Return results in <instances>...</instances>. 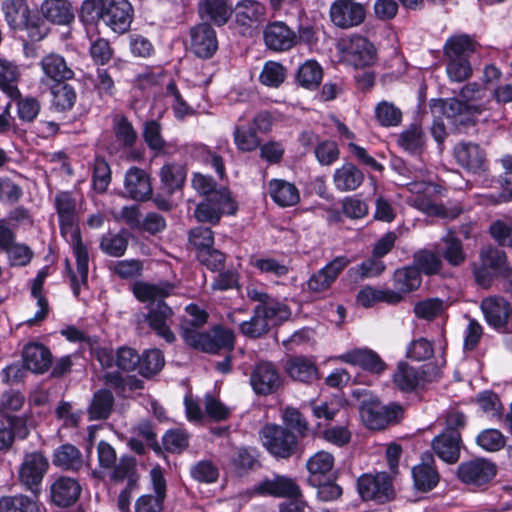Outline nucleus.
<instances>
[{"label": "nucleus", "mask_w": 512, "mask_h": 512, "mask_svg": "<svg viewBox=\"0 0 512 512\" xmlns=\"http://www.w3.org/2000/svg\"><path fill=\"white\" fill-rule=\"evenodd\" d=\"M54 205L59 218L61 234L71 243L76 258L77 272L70 271V283L74 295L78 296L81 286L87 285L89 256L77 228V199L71 192L61 191L56 194Z\"/></svg>", "instance_id": "f257e3e1"}, {"label": "nucleus", "mask_w": 512, "mask_h": 512, "mask_svg": "<svg viewBox=\"0 0 512 512\" xmlns=\"http://www.w3.org/2000/svg\"><path fill=\"white\" fill-rule=\"evenodd\" d=\"M176 285L168 281L158 283L137 282L133 286L135 297L141 302H149L147 323L157 336L167 343H174L176 335L171 330L173 309L163 299L174 294Z\"/></svg>", "instance_id": "f03ea898"}, {"label": "nucleus", "mask_w": 512, "mask_h": 512, "mask_svg": "<svg viewBox=\"0 0 512 512\" xmlns=\"http://www.w3.org/2000/svg\"><path fill=\"white\" fill-rule=\"evenodd\" d=\"M187 317L180 323L181 335L184 342L205 353H218L222 349H231L234 343V333L222 327H214L208 332L199 329L207 322L208 314L196 304L185 308Z\"/></svg>", "instance_id": "7ed1b4c3"}, {"label": "nucleus", "mask_w": 512, "mask_h": 512, "mask_svg": "<svg viewBox=\"0 0 512 512\" xmlns=\"http://www.w3.org/2000/svg\"><path fill=\"white\" fill-rule=\"evenodd\" d=\"M460 97L440 100L435 107H439L447 118L463 123L488 109L492 91L477 83H469L461 89Z\"/></svg>", "instance_id": "20e7f679"}, {"label": "nucleus", "mask_w": 512, "mask_h": 512, "mask_svg": "<svg viewBox=\"0 0 512 512\" xmlns=\"http://www.w3.org/2000/svg\"><path fill=\"white\" fill-rule=\"evenodd\" d=\"M476 42L467 35L450 37L444 46L447 58L446 72L450 80L462 82L472 74L469 61L470 56L476 51Z\"/></svg>", "instance_id": "39448f33"}, {"label": "nucleus", "mask_w": 512, "mask_h": 512, "mask_svg": "<svg viewBox=\"0 0 512 512\" xmlns=\"http://www.w3.org/2000/svg\"><path fill=\"white\" fill-rule=\"evenodd\" d=\"M341 60L354 68L373 65L377 60V50L372 42L361 35L342 37L337 42Z\"/></svg>", "instance_id": "423d86ee"}, {"label": "nucleus", "mask_w": 512, "mask_h": 512, "mask_svg": "<svg viewBox=\"0 0 512 512\" xmlns=\"http://www.w3.org/2000/svg\"><path fill=\"white\" fill-rule=\"evenodd\" d=\"M236 210L237 205L230 191L222 187L197 204L194 216L198 222L215 225L220 221L222 215L234 214Z\"/></svg>", "instance_id": "0eeeda50"}, {"label": "nucleus", "mask_w": 512, "mask_h": 512, "mask_svg": "<svg viewBox=\"0 0 512 512\" xmlns=\"http://www.w3.org/2000/svg\"><path fill=\"white\" fill-rule=\"evenodd\" d=\"M264 447L276 458L287 459L297 449V438L293 432L278 425H266L260 432Z\"/></svg>", "instance_id": "6e6552de"}, {"label": "nucleus", "mask_w": 512, "mask_h": 512, "mask_svg": "<svg viewBox=\"0 0 512 512\" xmlns=\"http://www.w3.org/2000/svg\"><path fill=\"white\" fill-rule=\"evenodd\" d=\"M403 408L399 404L382 405L379 401L364 402L360 416L365 426L371 430L384 428L402 417Z\"/></svg>", "instance_id": "1a4fd4ad"}, {"label": "nucleus", "mask_w": 512, "mask_h": 512, "mask_svg": "<svg viewBox=\"0 0 512 512\" xmlns=\"http://www.w3.org/2000/svg\"><path fill=\"white\" fill-rule=\"evenodd\" d=\"M358 491L364 500L385 503L394 497L392 480L385 472L366 474L358 479Z\"/></svg>", "instance_id": "9d476101"}, {"label": "nucleus", "mask_w": 512, "mask_h": 512, "mask_svg": "<svg viewBox=\"0 0 512 512\" xmlns=\"http://www.w3.org/2000/svg\"><path fill=\"white\" fill-rule=\"evenodd\" d=\"M249 495L288 498L301 496V490L292 478L276 475L274 478H265L255 484L249 490Z\"/></svg>", "instance_id": "9b49d317"}, {"label": "nucleus", "mask_w": 512, "mask_h": 512, "mask_svg": "<svg viewBox=\"0 0 512 512\" xmlns=\"http://www.w3.org/2000/svg\"><path fill=\"white\" fill-rule=\"evenodd\" d=\"M96 357L103 368L117 367L126 372L138 370L140 355L128 346L119 347L117 350L110 348H99Z\"/></svg>", "instance_id": "f8f14e48"}, {"label": "nucleus", "mask_w": 512, "mask_h": 512, "mask_svg": "<svg viewBox=\"0 0 512 512\" xmlns=\"http://www.w3.org/2000/svg\"><path fill=\"white\" fill-rule=\"evenodd\" d=\"M48 468L47 459L39 452L25 455L19 468V480L26 489L36 494Z\"/></svg>", "instance_id": "ddd939ff"}, {"label": "nucleus", "mask_w": 512, "mask_h": 512, "mask_svg": "<svg viewBox=\"0 0 512 512\" xmlns=\"http://www.w3.org/2000/svg\"><path fill=\"white\" fill-rule=\"evenodd\" d=\"M497 473L496 465L484 458L461 463L457 468L458 478L465 484L482 486L491 481Z\"/></svg>", "instance_id": "4468645a"}, {"label": "nucleus", "mask_w": 512, "mask_h": 512, "mask_svg": "<svg viewBox=\"0 0 512 512\" xmlns=\"http://www.w3.org/2000/svg\"><path fill=\"white\" fill-rule=\"evenodd\" d=\"M134 10L128 0H107L103 22L113 32L123 34L130 28Z\"/></svg>", "instance_id": "2eb2a0df"}, {"label": "nucleus", "mask_w": 512, "mask_h": 512, "mask_svg": "<svg viewBox=\"0 0 512 512\" xmlns=\"http://www.w3.org/2000/svg\"><path fill=\"white\" fill-rule=\"evenodd\" d=\"M250 384L255 393L272 394L281 386V378L275 366L268 361L259 362L250 376Z\"/></svg>", "instance_id": "dca6fc26"}, {"label": "nucleus", "mask_w": 512, "mask_h": 512, "mask_svg": "<svg viewBox=\"0 0 512 512\" xmlns=\"http://www.w3.org/2000/svg\"><path fill=\"white\" fill-rule=\"evenodd\" d=\"M190 47L199 58L212 57L218 49L215 30L207 23L192 27L190 30Z\"/></svg>", "instance_id": "f3484780"}, {"label": "nucleus", "mask_w": 512, "mask_h": 512, "mask_svg": "<svg viewBox=\"0 0 512 512\" xmlns=\"http://www.w3.org/2000/svg\"><path fill=\"white\" fill-rule=\"evenodd\" d=\"M350 263L345 256H338L326 266L312 274L307 281V287L311 292L319 293L326 291L336 281L340 273Z\"/></svg>", "instance_id": "a211bd4d"}, {"label": "nucleus", "mask_w": 512, "mask_h": 512, "mask_svg": "<svg viewBox=\"0 0 512 512\" xmlns=\"http://www.w3.org/2000/svg\"><path fill=\"white\" fill-rule=\"evenodd\" d=\"M40 67L43 72L41 82L44 84H59L74 77V71L65 58L57 53L45 55L40 61Z\"/></svg>", "instance_id": "6ab92c4d"}, {"label": "nucleus", "mask_w": 512, "mask_h": 512, "mask_svg": "<svg viewBox=\"0 0 512 512\" xmlns=\"http://www.w3.org/2000/svg\"><path fill=\"white\" fill-rule=\"evenodd\" d=\"M264 42L273 51H288L297 44V35L284 22L275 21L266 26Z\"/></svg>", "instance_id": "aec40b11"}, {"label": "nucleus", "mask_w": 512, "mask_h": 512, "mask_svg": "<svg viewBox=\"0 0 512 512\" xmlns=\"http://www.w3.org/2000/svg\"><path fill=\"white\" fill-rule=\"evenodd\" d=\"M335 359L375 374H380L386 369V364L380 356L369 348H355L336 356Z\"/></svg>", "instance_id": "412c9836"}, {"label": "nucleus", "mask_w": 512, "mask_h": 512, "mask_svg": "<svg viewBox=\"0 0 512 512\" xmlns=\"http://www.w3.org/2000/svg\"><path fill=\"white\" fill-rule=\"evenodd\" d=\"M461 445L462 439L459 431H443L434 437L431 443L435 455L448 464H454L459 460Z\"/></svg>", "instance_id": "4be33fe9"}, {"label": "nucleus", "mask_w": 512, "mask_h": 512, "mask_svg": "<svg viewBox=\"0 0 512 512\" xmlns=\"http://www.w3.org/2000/svg\"><path fill=\"white\" fill-rule=\"evenodd\" d=\"M332 22L341 28L357 26L365 18V9L359 3L350 1H338L330 8Z\"/></svg>", "instance_id": "5701e85b"}, {"label": "nucleus", "mask_w": 512, "mask_h": 512, "mask_svg": "<svg viewBox=\"0 0 512 512\" xmlns=\"http://www.w3.org/2000/svg\"><path fill=\"white\" fill-rule=\"evenodd\" d=\"M266 6L257 0H241L234 8L235 21L246 28L259 26L266 20Z\"/></svg>", "instance_id": "b1692460"}, {"label": "nucleus", "mask_w": 512, "mask_h": 512, "mask_svg": "<svg viewBox=\"0 0 512 512\" xmlns=\"http://www.w3.org/2000/svg\"><path fill=\"white\" fill-rule=\"evenodd\" d=\"M124 188L130 198L138 201H144L152 194V186L148 174L138 167H131L127 170Z\"/></svg>", "instance_id": "393cba45"}, {"label": "nucleus", "mask_w": 512, "mask_h": 512, "mask_svg": "<svg viewBox=\"0 0 512 512\" xmlns=\"http://www.w3.org/2000/svg\"><path fill=\"white\" fill-rule=\"evenodd\" d=\"M23 363L26 369L36 374L45 373L52 362L50 350L41 343L32 342L24 346Z\"/></svg>", "instance_id": "a878e982"}, {"label": "nucleus", "mask_w": 512, "mask_h": 512, "mask_svg": "<svg viewBox=\"0 0 512 512\" xmlns=\"http://www.w3.org/2000/svg\"><path fill=\"white\" fill-rule=\"evenodd\" d=\"M81 493L78 481L71 477L60 476L51 484L50 494L53 503L61 507L73 504Z\"/></svg>", "instance_id": "bb28decb"}, {"label": "nucleus", "mask_w": 512, "mask_h": 512, "mask_svg": "<svg viewBox=\"0 0 512 512\" xmlns=\"http://www.w3.org/2000/svg\"><path fill=\"white\" fill-rule=\"evenodd\" d=\"M454 155L457 163L472 173L485 169V154L477 144L459 143L454 148Z\"/></svg>", "instance_id": "cd10ccee"}, {"label": "nucleus", "mask_w": 512, "mask_h": 512, "mask_svg": "<svg viewBox=\"0 0 512 512\" xmlns=\"http://www.w3.org/2000/svg\"><path fill=\"white\" fill-rule=\"evenodd\" d=\"M267 194L280 207H291L300 201L299 189L284 179H271L267 184Z\"/></svg>", "instance_id": "c85d7f7f"}, {"label": "nucleus", "mask_w": 512, "mask_h": 512, "mask_svg": "<svg viewBox=\"0 0 512 512\" xmlns=\"http://www.w3.org/2000/svg\"><path fill=\"white\" fill-rule=\"evenodd\" d=\"M198 12L202 19L222 26L228 22L233 10L230 0H200Z\"/></svg>", "instance_id": "c756f323"}, {"label": "nucleus", "mask_w": 512, "mask_h": 512, "mask_svg": "<svg viewBox=\"0 0 512 512\" xmlns=\"http://www.w3.org/2000/svg\"><path fill=\"white\" fill-rule=\"evenodd\" d=\"M364 181V173L353 163H344L333 174V184L340 192L358 189Z\"/></svg>", "instance_id": "7c9ffc66"}, {"label": "nucleus", "mask_w": 512, "mask_h": 512, "mask_svg": "<svg viewBox=\"0 0 512 512\" xmlns=\"http://www.w3.org/2000/svg\"><path fill=\"white\" fill-rule=\"evenodd\" d=\"M481 309L489 325L501 328L507 324L510 314L508 302L502 297H488L481 303Z\"/></svg>", "instance_id": "2f4dec72"}, {"label": "nucleus", "mask_w": 512, "mask_h": 512, "mask_svg": "<svg viewBox=\"0 0 512 512\" xmlns=\"http://www.w3.org/2000/svg\"><path fill=\"white\" fill-rule=\"evenodd\" d=\"M287 374L294 380L309 383L318 378V370L315 363L306 357L295 356L285 363Z\"/></svg>", "instance_id": "473e14b6"}, {"label": "nucleus", "mask_w": 512, "mask_h": 512, "mask_svg": "<svg viewBox=\"0 0 512 512\" xmlns=\"http://www.w3.org/2000/svg\"><path fill=\"white\" fill-rule=\"evenodd\" d=\"M40 9L42 15L55 24H69L74 19L72 5L67 0H44Z\"/></svg>", "instance_id": "72a5a7b5"}, {"label": "nucleus", "mask_w": 512, "mask_h": 512, "mask_svg": "<svg viewBox=\"0 0 512 512\" xmlns=\"http://www.w3.org/2000/svg\"><path fill=\"white\" fill-rule=\"evenodd\" d=\"M424 374L419 369L401 362L393 375L394 384L401 391L412 392L424 383Z\"/></svg>", "instance_id": "f704fd0d"}, {"label": "nucleus", "mask_w": 512, "mask_h": 512, "mask_svg": "<svg viewBox=\"0 0 512 512\" xmlns=\"http://www.w3.org/2000/svg\"><path fill=\"white\" fill-rule=\"evenodd\" d=\"M53 464L64 470L79 471L85 465V461L77 447L63 444L55 450Z\"/></svg>", "instance_id": "c9c22d12"}, {"label": "nucleus", "mask_w": 512, "mask_h": 512, "mask_svg": "<svg viewBox=\"0 0 512 512\" xmlns=\"http://www.w3.org/2000/svg\"><path fill=\"white\" fill-rule=\"evenodd\" d=\"M20 71L13 62L0 58V90L10 99H18L21 95L18 89Z\"/></svg>", "instance_id": "e433bc0d"}, {"label": "nucleus", "mask_w": 512, "mask_h": 512, "mask_svg": "<svg viewBox=\"0 0 512 512\" xmlns=\"http://www.w3.org/2000/svg\"><path fill=\"white\" fill-rule=\"evenodd\" d=\"M402 301V296L391 289H376L371 286L364 287L357 294V302L365 308L372 307L376 303L397 304Z\"/></svg>", "instance_id": "4c0bfd02"}, {"label": "nucleus", "mask_w": 512, "mask_h": 512, "mask_svg": "<svg viewBox=\"0 0 512 512\" xmlns=\"http://www.w3.org/2000/svg\"><path fill=\"white\" fill-rule=\"evenodd\" d=\"M2 10L7 24L12 29H23L30 17V10L25 0H5Z\"/></svg>", "instance_id": "58836bf2"}, {"label": "nucleus", "mask_w": 512, "mask_h": 512, "mask_svg": "<svg viewBox=\"0 0 512 512\" xmlns=\"http://www.w3.org/2000/svg\"><path fill=\"white\" fill-rule=\"evenodd\" d=\"M159 176L163 189L172 194L182 188L186 179V170L183 165L170 162L162 166Z\"/></svg>", "instance_id": "ea45409f"}, {"label": "nucleus", "mask_w": 512, "mask_h": 512, "mask_svg": "<svg viewBox=\"0 0 512 512\" xmlns=\"http://www.w3.org/2000/svg\"><path fill=\"white\" fill-rule=\"evenodd\" d=\"M414 486L417 490L427 492L436 487L439 482V473L434 467V461L431 463H421L412 469Z\"/></svg>", "instance_id": "a19ab883"}, {"label": "nucleus", "mask_w": 512, "mask_h": 512, "mask_svg": "<svg viewBox=\"0 0 512 512\" xmlns=\"http://www.w3.org/2000/svg\"><path fill=\"white\" fill-rule=\"evenodd\" d=\"M421 284V276L417 268L404 267L398 269L394 273V292L399 293L402 297L403 294L409 293L417 289Z\"/></svg>", "instance_id": "79ce46f5"}, {"label": "nucleus", "mask_w": 512, "mask_h": 512, "mask_svg": "<svg viewBox=\"0 0 512 512\" xmlns=\"http://www.w3.org/2000/svg\"><path fill=\"white\" fill-rule=\"evenodd\" d=\"M397 143L410 154H420L425 145L424 133L419 126L411 125L399 134Z\"/></svg>", "instance_id": "37998d69"}, {"label": "nucleus", "mask_w": 512, "mask_h": 512, "mask_svg": "<svg viewBox=\"0 0 512 512\" xmlns=\"http://www.w3.org/2000/svg\"><path fill=\"white\" fill-rule=\"evenodd\" d=\"M114 397L109 390H100L93 396L89 407V417L91 420L106 419L112 411Z\"/></svg>", "instance_id": "c03bdc74"}, {"label": "nucleus", "mask_w": 512, "mask_h": 512, "mask_svg": "<svg viewBox=\"0 0 512 512\" xmlns=\"http://www.w3.org/2000/svg\"><path fill=\"white\" fill-rule=\"evenodd\" d=\"M0 512H42L38 502L24 495L5 496L0 499Z\"/></svg>", "instance_id": "a18cd8bd"}, {"label": "nucleus", "mask_w": 512, "mask_h": 512, "mask_svg": "<svg viewBox=\"0 0 512 512\" xmlns=\"http://www.w3.org/2000/svg\"><path fill=\"white\" fill-rule=\"evenodd\" d=\"M234 143L238 150L251 152L260 146L256 130L249 125H237L233 132Z\"/></svg>", "instance_id": "49530a36"}, {"label": "nucleus", "mask_w": 512, "mask_h": 512, "mask_svg": "<svg viewBox=\"0 0 512 512\" xmlns=\"http://www.w3.org/2000/svg\"><path fill=\"white\" fill-rule=\"evenodd\" d=\"M484 265L489 266L495 274L502 277H509L512 273L507 264L506 255L496 248H488L481 252Z\"/></svg>", "instance_id": "de8ad7c7"}, {"label": "nucleus", "mask_w": 512, "mask_h": 512, "mask_svg": "<svg viewBox=\"0 0 512 512\" xmlns=\"http://www.w3.org/2000/svg\"><path fill=\"white\" fill-rule=\"evenodd\" d=\"M286 76V69L281 63L267 61L259 75V81L267 87L277 88L285 81Z\"/></svg>", "instance_id": "09e8293b"}, {"label": "nucleus", "mask_w": 512, "mask_h": 512, "mask_svg": "<svg viewBox=\"0 0 512 512\" xmlns=\"http://www.w3.org/2000/svg\"><path fill=\"white\" fill-rule=\"evenodd\" d=\"M263 309H254V314L248 321H244L240 324V331L243 335L250 338H258L267 333L270 329L269 323L265 319V315L262 314Z\"/></svg>", "instance_id": "8fccbe9b"}, {"label": "nucleus", "mask_w": 512, "mask_h": 512, "mask_svg": "<svg viewBox=\"0 0 512 512\" xmlns=\"http://www.w3.org/2000/svg\"><path fill=\"white\" fill-rule=\"evenodd\" d=\"M322 76L321 66L316 61L309 60L298 69L297 80L301 86L313 89L320 84Z\"/></svg>", "instance_id": "3c124183"}, {"label": "nucleus", "mask_w": 512, "mask_h": 512, "mask_svg": "<svg viewBox=\"0 0 512 512\" xmlns=\"http://www.w3.org/2000/svg\"><path fill=\"white\" fill-rule=\"evenodd\" d=\"M23 197V187L16 179L1 176L0 177V203L13 206Z\"/></svg>", "instance_id": "603ef678"}, {"label": "nucleus", "mask_w": 512, "mask_h": 512, "mask_svg": "<svg viewBox=\"0 0 512 512\" xmlns=\"http://www.w3.org/2000/svg\"><path fill=\"white\" fill-rule=\"evenodd\" d=\"M128 246V239L122 233H111L103 235L100 241L101 250L112 257L122 256Z\"/></svg>", "instance_id": "864d4df0"}, {"label": "nucleus", "mask_w": 512, "mask_h": 512, "mask_svg": "<svg viewBox=\"0 0 512 512\" xmlns=\"http://www.w3.org/2000/svg\"><path fill=\"white\" fill-rule=\"evenodd\" d=\"M164 362V356L160 350H147L140 356L138 372L145 377L152 376L162 369Z\"/></svg>", "instance_id": "5fc2aeb1"}, {"label": "nucleus", "mask_w": 512, "mask_h": 512, "mask_svg": "<svg viewBox=\"0 0 512 512\" xmlns=\"http://www.w3.org/2000/svg\"><path fill=\"white\" fill-rule=\"evenodd\" d=\"M375 117L384 127L398 126L402 120V112L393 103L382 101L375 108Z\"/></svg>", "instance_id": "6e6d98bb"}, {"label": "nucleus", "mask_w": 512, "mask_h": 512, "mask_svg": "<svg viewBox=\"0 0 512 512\" xmlns=\"http://www.w3.org/2000/svg\"><path fill=\"white\" fill-rule=\"evenodd\" d=\"M477 445L487 452L501 450L506 443V438L498 429H484L476 437Z\"/></svg>", "instance_id": "4d7b16f0"}, {"label": "nucleus", "mask_w": 512, "mask_h": 512, "mask_svg": "<svg viewBox=\"0 0 512 512\" xmlns=\"http://www.w3.org/2000/svg\"><path fill=\"white\" fill-rule=\"evenodd\" d=\"M441 265L440 257L433 252L422 250L414 255V268H417L419 273L436 274L440 271Z\"/></svg>", "instance_id": "13d9d810"}, {"label": "nucleus", "mask_w": 512, "mask_h": 512, "mask_svg": "<svg viewBox=\"0 0 512 512\" xmlns=\"http://www.w3.org/2000/svg\"><path fill=\"white\" fill-rule=\"evenodd\" d=\"M256 307L264 310L262 314L265 315V319L270 326L282 322L290 316L288 307L272 298H270L264 305H258Z\"/></svg>", "instance_id": "bf43d9fd"}, {"label": "nucleus", "mask_w": 512, "mask_h": 512, "mask_svg": "<svg viewBox=\"0 0 512 512\" xmlns=\"http://www.w3.org/2000/svg\"><path fill=\"white\" fill-rule=\"evenodd\" d=\"M162 443L167 451L180 453L188 447L189 435L180 428L170 429L164 434Z\"/></svg>", "instance_id": "052dcab7"}, {"label": "nucleus", "mask_w": 512, "mask_h": 512, "mask_svg": "<svg viewBox=\"0 0 512 512\" xmlns=\"http://www.w3.org/2000/svg\"><path fill=\"white\" fill-rule=\"evenodd\" d=\"M52 95V104L61 111L71 109L76 101V92L68 84L59 83L52 89Z\"/></svg>", "instance_id": "680f3d73"}, {"label": "nucleus", "mask_w": 512, "mask_h": 512, "mask_svg": "<svg viewBox=\"0 0 512 512\" xmlns=\"http://www.w3.org/2000/svg\"><path fill=\"white\" fill-rule=\"evenodd\" d=\"M111 181V170L108 163L102 158H96L93 165V188L98 193L107 190Z\"/></svg>", "instance_id": "e2e57ef3"}, {"label": "nucleus", "mask_w": 512, "mask_h": 512, "mask_svg": "<svg viewBox=\"0 0 512 512\" xmlns=\"http://www.w3.org/2000/svg\"><path fill=\"white\" fill-rule=\"evenodd\" d=\"M143 138L151 150L157 154L163 152L166 142L161 136V126L157 121L151 120L144 124Z\"/></svg>", "instance_id": "0e129e2a"}, {"label": "nucleus", "mask_w": 512, "mask_h": 512, "mask_svg": "<svg viewBox=\"0 0 512 512\" xmlns=\"http://www.w3.org/2000/svg\"><path fill=\"white\" fill-rule=\"evenodd\" d=\"M334 465L333 456L324 451L317 452L307 462V469L312 477L317 475H325L331 471Z\"/></svg>", "instance_id": "69168bd1"}, {"label": "nucleus", "mask_w": 512, "mask_h": 512, "mask_svg": "<svg viewBox=\"0 0 512 512\" xmlns=\"http://www.w3.org/2000/svg\"><path fill=\"white\" fill-rule=\"evenodd\" d=\"M114 133L117 140L126 147H131L137 139L136 131L124 116H116L114 118Z\"/></svg>", "instance_id": "338daca9"}, {"label": "nucleus", "mask_w": 512, "mask_h": 512, "mask_svg": "<svg viewBox=\"0 0 512 512\" xmlns=\"http://www.w3.org/2000/svg\"><path fill=\"white\" fill-rule=\"evenodd\" d=\"M191 476L203 483H214L219 476L218 468L208 460H202L191 467Z\"/></svg>", "instance_id": "774afa93"}]
</instances>
